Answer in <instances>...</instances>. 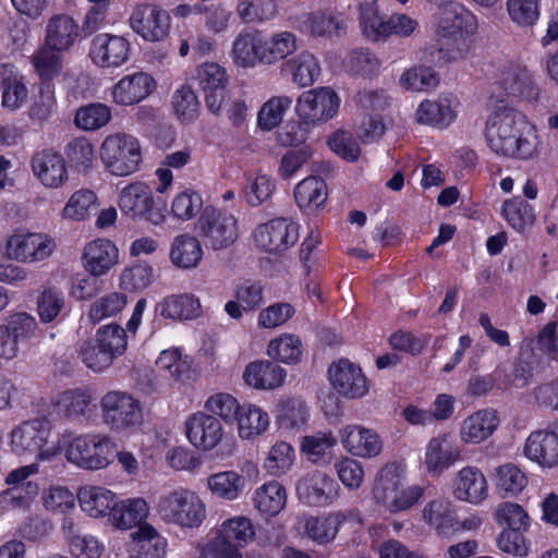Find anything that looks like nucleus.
<instances>
[{
    "mask_svg": "<svg viewBox=\"0 0 558 558\" xmlns=\"http://www.w3.org/2000/svg\"><path fill=\"white\" fill-rule=\"evenodd\" d=\"M485 137L497 155L531 159L538 155V137L534 126L520 111L498 106L486 122Z\"/></svg>",
    "mask_w": 558,
    "mask_h": 558,
    "instance_id": "obj_1",
    "label": "nucleus"
},
{
    "mask_svg": "<svg viewBox=\"0 0 558 558\" xmlns=\"http://www.w3.org/2000/svg\"><path fill=\"white\" fill-rule=\"evenodd\" d=\"M160 518L181 527H197L206 517L205 506L199 497L190 490L179 489L161 497L157 505Z\"/></svg>",
    "mask_w": 558,
    "mask_h": 558,
    "instance_id": "obj_2",
    "label": "nucleus"
},
{
    "mask_svg": "<svg viewBox=\"0 0 558 558\" xmlns=\"http://www.w3.org/2000/svg\"><path fill=\"white\" fill-rule=\"evenodd\" d=\"M195 229L204 245L214 251L230 247L239 238L235 217L213 206L204 207Z\"/></svg>",
    "mask_w": 558,
    "mask_h": 558,
    "instance_id": "obj_3",
    "label": "nucleus"
},
{
    "mask_svg": "<svg viewBox=\"0 0 558 558\" xmlns=\"http://www.w3.org/2000/svg\"><path fill=\"white\" fill-rule=\"evenodd\" d=\"M114 447V442L107 435H80L70 442L66 459L86 470H100L109 465Z\"/></svg>",
    "mask_w": 558,
    "mask_h": 558,
    "instance_id": "obj_4",
    "label": "nucleus"
},
{
    "mask_svg": "<svg viewBox=\"0 0 558 558\" xmlns=\"http://www.w3.org/2000/svg\"><path fill=\"white\" fill-rule=\"evenodd\" d=\"M100 157L108 171L119 177L135 172L142 160L137 140L119 133L106 137L100 148Z\"/></svg>",
    "mask_w": 558,
    "mask_h": 558,
    "instance_id": "obj_5",
    "label": "nucleus"
},
{
    "mask_svg": "<svg viewBox=\"0 0 558 558\" xmlns=\"http://www.w3.org/2000/svg\"><path fill=\"white\" fill-rule=\"evenodd\" d=\"M373 494L378 504L389 512L397 513L417 504L424 488L418 485L402 487L399 476L393 471L385 469L375 481Z\"/></svg>",
    "mask_w": 558,
    "mask_h": 558,
    "instance_id": "obj_6",
    "label": "nucleus"
},
{
    "mask_svg": "<svg viewBox=\"0 0 558 558\" xmlns=\"http://www.w3.org/2000/svg\"><path fill=\"white\" fill-rule=\"evenodd\" d=\"M101 418L114 432L136 427L142 422L140 402L124 391H109L100 399Z\"/></svg>",
    "mask_w": 558,
    "mask_h": 558,
    "instance_id": "obj_7",
    "label": "nucleus"
},
{
    "mask_svg": "<svg viewBox=\"0 0 558 558\" xmlns=\"http://www.w3.org/2000/svg\"><path fill=\"white\" fill-rule=\"evenodd\" d=\"M51 426L47 420L34 418L25 421L11 432L10 445L16 456L37 454L47 460L56 454L54 450H44L50 436Z\"/></svg>",
    "mask_w": 558,
    "mask_h": 558,
    "instance_id": "obj_8",
    "label": "nucleus"
},
{
    "mask_svg": "<svg viewBox=\"0 0 558 558\" xmlns=\"http://www.w3.org/2000/svg\"><path fill=\"white\" fill-rule=\"evenodd\" d=\"M339 105L340 99L331 87H317L299 96L295 110L306 124H316L331 119Z\"/></svg>",
    "mask_w": 558,
    "mask_h": 558,
    "instance_id": "obj_9",
    "label": "nucleus"
},
{
    "mask_svg": "<svg viewBox=\"0 0 558 558\" xmlns=\"http://www.w3.org/2000/svg\"><path fill=\"white\" fill-rule=\"evenodd\" d=\"M121 211L132 219L143 218L154 225H160L165 216L154 205L151 190L142 182L131 183L123 187L119 196Z\"/></svg>",
    "mask_w": 558,
    "mask_h": 558,
    "instance_id": "obj_10",
    "label": "nucleus"
},
{
    "mask_svg": "<svg viewBox=\"0 0 558 558\" xmlns=\"http://www.w3.org/2000/svg\"><path fill=\"white\" fill-rule=\"evenodd\" d=\"M254 238L262 250L279 254L295 244L299 239V226L286 218L272 219L259 225Z\"/></svg>",
    "mask_w": 558,
    "mask_h": 558,
    "instance_id": "obj_11",
    "label": "nucleus"
},
{
    "mask_svg": "<svg viewBox=\"0 0 558 558\" xmlns=\"http://www.w3.org/2000/svg\"><path fill=\"white\" fill-rule=\"evenodd\" d=\"M131 28L148 41H159L168 36L170 16L156 4L142 3L130 16Z\"/></svg>",
    "mask_w": 558,
    "mask_h": 558,
    "instance_id": "obj_12",
    "label": "nucleus"
},
{
    "mask_svg": "<svg viewBox=\"0 0 558 558\" xmlns=\"http://www.w3.org/2000/svg\"><path fill=\"white\" fill-rule=\"evenodd\" d=\"M328 374L332 388L345 398H362L368 391L367 379L362 369L349 360L342 359L331 364Z\"/></svg>",
    "mask_w": 558,
    "mask_h": 558,
    "instance_id": "obj_13",
    "label": "nucleus"
},
{
    "mask_svg": "<svg viewBox=\"0 0 558 558\" xmlns=\"http://www.w3.org/2000/svg\"><path fill=\"white\" fill-rule=\"evenodd\" d=\"M130 44L122 37L110 34H99L92 40L89 57L101 68H118L128 61Z\"/></svg>",
    "mask_w": 558,
    "mask_h": 558,
    "instance_id": "obj_14",
    "label": "nucleus"
},
{
    "mask_svg": "<svg viewBox=\"0 0 558 558\" xmlns=\"http://www.w3.org/2000/svg\"><path fill=\"white\" fill-rule=\"evenodd\" d=\"M524 453L542 466L558 465V422L553 423L548 429L531 433L525 441Z\"/></svg>",
    "mask_w": 558,
    "mask_h": 558,
    "instance_id": "obj_15",
    "label": "nucleus"
},
{
    "mask_svg": "<svg viewBox=\"0 0 558 558\" xmlns=\"http://www.w3.org/2000/svg\"><path fill=\"white\" fill-rule=\"evenodd\" d=\"M185 433L191 444L202 450H211L223 436L220 421L203 412L193 414L186 421Z\"/></svg>",
    "mask_w": 558,
    "mask_h": 558,
    "instance_id": "obj_16",
    "label": "nucleus"
},
{
    "mask_svg": "<svg viewBox=\"0 0 558 558\" xmlns=\"http://www.w3.org/2000/svg\"><path fill=\"white\" fill-rule=\"evenodd\" d=\"M54 245L41 234H14L7 244V254L10 258L21 262H37L48 257Z\"/></svg>",
    "mask_w": 558,
    "mask_h": 558,
    "instance_id": "obj_17",
    "label": "nucleus"
},
{
    "mask_svg": "<svg viewBox=\"0 0 558 558\" xmlns=\"http://www.w3.org/2000/svg\"><path fill=\"white\" fill-rule=\"evenodd\" d=\"M301 499L312 506H325L338 496V484L326 473L315 472L303 477L298 486Z\"/></svg>",
    "mask_w": 558,
    "mask_h": 558,
    "instance_id": "obj_18",
    "label": "nucleus"
},
{
    "mask_svg": "<svg viewBox=\"0 0 558 558\" xmlns=\"http://www.w3.org/2000/svg\"><path fill=\"white\" fill-rule=\"evenodd\" d=\"M155 86L154 78L145 72L126 75L113 86V101L121 106L135 105L148 97Z\"/></svg>",
    "mask_w": 558,
    "mask_h": 558,
    "instance_id": "obj_19",
    "label": "nucleus"
},
{
    "mask_svg": "<svg viewBox=\"0 0 558 558\" xmlns=\"http://www.w3.org/2000/svg\"><path fill=\"white\" fill-rule=\"evenodd\" d=\"M423 520L439 536H450L460 531L453 505L444 498L430 500L423 508Z\"/></svg>",
    "mask_w": 558,
    "mask_h": 558,
    "instance_id": "obj_20",
    "label": "nucleus"
},
{
    "mask_svg": "<svg viewBox=\"0 0 558 558\" xmlns=\"http://www.w3.org/2000/svg\"><path fill=\"white\" fill-rule=\"evenodd\" d=\"M453 495L457 499L478 504L487 497V482L481 470L474 466L461 469L453 480Z\"/></svg>",
    "mask_w": 558,
    "mask_h": 558,
    "instance_id": "obj_21",
    "label": "nucleus"
},
{
    "mask_svg": "<svg viewBox=\"0 0 558 558\" xmlns=\"http://www.w3.org/2000/svg\"><path fill=\"white\" fill-rule=\"evenodd\" d=\"M32 168L39 181L48 187H59L68 179L63 157L51 150H43L32 158Z\"/></svg>",
    "mask_w": 558,
    "mask_h": 558,
    "instance_id": "obj_22",
    "label": "nucleus"
},
{
    "mask_svg": "<svg viewBox=\"0 0 558 558\" xmlns=\"http://www.w3.org/2000/svg\"><path fill=\"white\" fill-rule=\"evenodd\" d=\"M341 441L353 456L371 458L380 453L381 440L372 429L350 425L341 430Z\"/></svg>",
    "mask_w": 558,
    "mask_h": 558,
    "instance_id": "obj_23",
    "label": "nucleus"
},
{
    "mask_svg": "<svg viewBox=\"0 0 558 558\" xmlns=\"http://www.w3.org/2000/svg\"><path fill=\"white\" fill-rule=\"evenodd\" d=\"M264 34L260 31L241 32L234 39L231 57L241 68H253L262 63Z\"/></svg>",
    "mask_w": 558,
    "mask_h": 558,
    "instance_id": "obj_24",
    "label": "nucleus"
},
{
    "mask_svg": "<svg viewBox=\"0 0 558 558\" xmlns=\"http://www.w3.org/2000/svg\"><path fill=\"white\" fill-rule=\"evenodd\" d=\"M474 27V16L459 4H449L440 13L437 33L452 40L463 38Z\"/></svg>",
    "mask_w": 558,
    "mask_h": 558,
    "instance_id": "obj_25",
    "label": "nucleus"
},
{
    "mask_svg": "<svg viewBox=\"0 0 558 558\" xmlns=\"http://www.w3.org/2000/svg\"><path fill=\"white\" fill-rule=\"evenodd\" d=\"M499 84L508 95L523 98L527 101L536 100L539 95L530 72L519 65L511 64L506 66L501 71Z\"/></svg>",
    "mask_w": 558,
    "mask_h": 558,
    "instance_id": "obj_26",
    "label": "nucleus"
},
{
    "mask_svg": "<svg viewBox=\"0 0 558 558\" xmlns=\"http://www.w3.org/2000/svg\"><path fill=\"white\" fill-rule=\"evenodd\" d=\"M86 270L94 276L105 275L118 262V250L106 239H97L85 246Z\"/></svg>",
    "mask_w": 558,
    "mask_h": 558,
    "instance_id": "obj_27",
    "label": "nucleus"
},
{
    "mask_svg": "<svg viewBox=\"0 0 558 558\" xmlns=\"http://www.w3.org/2000/svg\"><path fill=\"white\" fill-rule=\"evenodd\" d=\"M284 369L269 361L250 363L243 373L245 383L255 389H275L284 380Z\"/></svg>",
    "mask_w": 558,
    "mask_h": 558,
    "instance_id": "obj_28",
    "label": "nucleus"
},
{
    "mask_svg": "<svg viewBox=\"0 0 558 558\" xmlns=\"http://www.w3.org/2000/svg\"><path fill=\"white\" fill-rule=\"evenodd\" d=\"M78 36L76 22L66 14L54 15L46 26V45L56 50H68Z\"/></svg>",
    "mask_w": 558,
    "mask_h": 558,
    "instance_id": "obj_29",
    "label": "nucleus"
},
{
    "mask_svg": "<svg viewBox=\"0 0 558 558\" xmlns=\"http://www.w3.org/2000/svg\"><path fill=\"white\" fill-rule=\"evenodd\" d=\"M459 459L460 452L450 445L448 435H440L429 440L424 463L428 472L440 474Z\"/></svg>",
    "mask_w": 558,
    "mask_h": 558,
    "instance_id": "obj_30",
    "label": "nucleus"
},
{
    "mask_svg": "<svg viewBox=\"0 0 558 558\" xmlns=\"http://www.w3.org/2000/svg\"><path fill=\"white\" fill-rule=\"evenodd\" d=\"M453 100L449 97H440L437 100H425L416 110L418 123L447 128L456 118Z\"/></svg>",
    "mask_w": 558,
    "mask_h": 558,
    "instance_id": "obj_31",
    "label": "nucleus"
},
{
    "mask_svg": "<svg viewBox=\"0 0 558 558\" xmlns=\"http://www.w3.org/2000/svg\"><path fill=\"white\" fill-rule=\"evenodd\" d=\"M498 423L496 411H477L464 420L461 427V437L465 442H481L493 434Z\"/></svg>",
    "mask_w": 558,
    "mask_h": 558,
    "instance_id": "obj_32",
    "label": "nucleus"
},
{
    "mask_svg": "<svg viewBox=\"0 0 558 558\" xmlns=\"http://www.w3.org/2000/svg\"><path fill=\"white\" fill-rule=\"evenodd\" d=\"M148 511L147 502L143 498H133L113 505L109 515L117 527L128 530L143 525Z\"/></svg>",
    "mask_w": 558,
    "mask_h": 558,
    "instance_id": "obj_33",
    "label": "nucleus"
},
{
    "mask_svg": "<svg viewBox=\"0 0 558 558\" xmlns=\"http://www.w3.org/2000/svg\"><path fill=\"white\" fill-rule=\"evenodd\" d=\"M136 556L134 558H163L166 554V539L150 524L144 523L131 533Z\"/></svg>",
    "mask_w": 558,
    "mask_h": 558,
    "instance_id": "obj_34",
    "label": "nucleus"
},
{
    "mask_svg": "<svg viewBox=\"0 0 558 558\" xmlns=\"http://www.w3.org/2000/svg\"><path fill=\"white\" fill-rule=\"evenodd\" d=\"M298 49V38L294 33L283 31L264 36L262 64L271 65L287 59Z\"/></svg>",
    "mask_w": 558,
    "mask_h": 558,
    "instance_id": "obj_35",
    "label": "nucleus"
},
{
    "mask_svg": "<svg viewBox=\"0 0 558 558\" xmlns=\"http://www.w3.org/2000/svg\"><path fill=\"white\" fill-rule=\"evenodd\" d=\"M203 256V250L199 240L191 234H180L173 239L170 259L180 268H194L198 265Z\"/></svg>",
    "mask_w": 558,
    "mask_h": 558,
    "instance_id": "obj_36",
    "label": "nucleus"
},
{
    "mask_svg": "<svg viewBox=\"0 0 558 558\" xmlns=\"http://www.w3.org/2000/svg\"><path fill=\"white\" fill-rule=\"evenodd\" d=\"M77 498L81 508L94 518L106 515L111 511L113 505H116L114 494L102 487H82L78 490Z\"/></svg>",
    "mask_w": 558,
    "mask_h": 558,
    "instance_id": "obj_37",
    "label": "nucleus"
},
{
    "mask_svg": "<svg viewBox=\"0 0 558 558\" xmlns=\"http://www.w3.org/2000/svg\"><path fill=\"white\" fill-rule=\"evenodd\" d=\"M93 399L88 388H75L58 393L52 403L66 417H82L89 411Z\"/></svg>",
    "mask_w": 558,
    "mask_h": 558,
    "instance_id": "obj_38",
    "label": "nucleus"
},
{
    "mask_svg": "<svg viewBox=\"0 0 558 558\" xmlns=\"http://www.w3.org/2000/svg\"><path fill=\"white\" fill-rule=\"evenodd\" d=\"M158 307L161 316L171 319H194L202 313L199 300L192 294L170 295Z\"/></svg>",
    "mask_w": 558,
    "mask_h": 558,
    "instance_id": "obj_39",
    "label": "nucleus"
},
{
    "mask_svg": "<svg viewBox=\"0 0 558 558\" xmlns=\"http://www.w3.org/2000/svg\"><path fill=\"white\" fill-rule=\"evenodd\" d=\"M327 185L319 177H308L296 184L295 202L300 208H318L327 199Z\"/></svg>",
    "mask_w": 558,
    "mask_h": 558,
    "instance_id": "obj_40",
    "label": "nucleus"
},
{
    "mask_svg": "<svg viewBox=\"0 0 558 558\" xmlns=\"http://www.w3.org/2000/svg\"><path fill=\"white\" fill-rule=\"evenodd\" d=\"M286 502V489L275 481L259 487L254 496V505L258 511L270 517L278 514L284 508Z\"/></svg>",
    "mask_w": 558,
    "mask_h": 558,
    "instance_id": "obj_41",
    "label": "nucleus"
},
{
    "mask_svg": "<svg viewBox=\"0 0 558 558\" xmlns=\"http://www.w3.org/2000/svg\"><path fill=\"white\" fill-rule=\"evenodd\" d=\"M284 69L291 73L293 82L303 87L312 85L320 73L316 58L307 51L288 60Z\"/></svg>",
    "mask_w": 558,
    "mask_h": 558,
    "instance_id": "obj_42",
    "label": "nucleus"
},
{
    "mask_svg": "<svg viewBox=\"0 0 558 558\" xmlns=\"http://www.w3.org/2000/svg\"><path fill=\"white\" fill-rule=\"evenodd\" d=\"M347 31V23L341 14L329 10L312 12L310 35L313 37L332 38L341 36Z\"/></svg>",
    "mask_w": 558,
    "mask_h": 558,
    "instance_id": "obj_43",
    "label": "nucleus"
},
{
    "mask_svg": "<svg viewBox=\"0 0 558 558\" xmlns=\"http://www.w3.org/2000/svg\"><path fill=\"white\" fill-rule=\"evenodd\" d=\"M242 438H251L266 430L269 418L266 412L253 404H244L235 418Z\"/></svg>",
    "mask_w": 558,
    "mask_h": 558,
    "instance_id": "obj_44",
    "label": "nucleus"
},
{
    "mask_svg": "<svg viewBox=\"0 0 558 558\" xmlns=\"http://www.w3.org/2000/svg\"><path fill=\"white\" fill-rule=\"evenodd\" d=\"M344 520L340 512L328 517H311L305 521V534L318 544L332 541L338 532L339 524Z\"/></svg>",
    "mask_w": 558,
    "mask_h": 558,
    "instance_id": "obj_45",
    "label": "nucleus"
},
{
    "mask_svg": "<svg viewBox=\"0 0 558 558\" xmlns=\"http://www.w3.org/2000/svg\"><path fill=\"white\" fill-rule=\"evenodd\" d=\"M527 485V477L517 465L507 463L496 469V487L502 497L521 493Z\"/></svg>",
    "mask_w": 558,
    "mask_h": 558,
    "instance_id": "obj_46",
    "label": "nucleus"
},
{
    "mask_svg": "<svg viewBox=\"0 0 558 558\" xmlns=\"http://www.w3.org/2000/svg\"><path fill=\"white\" fill-rule=\"evenodd\" d=\"M207 483L214 495L234 500L244 486V478L233 471H227L210 475Z\"/></svg>",
    "mask_w": 558,
    "mask_h": 558,
    "instance_id": "obj_47",
    "label": "nucleus"
},
{
    "mask_svg": "<svg viewBox=\"0 0 558 558\" xmlns=\"http://www.w3.org/2000/svg\"><path fill=\"white\" fill-rule=\"evenodd\" d=\"M218 533L242 548L254 539L255 527L248 518L234 517L226 520L220 525Z\"/></svg>",
    "mask_w": 558,
    "mask_h": 558,
    "instance_id": "obj_48",
    "label": "nucleus"
},
{
    "mask_svg": "<svg viewBox=\"0 0 558 558\" xmlns=\"http://www.w3.org/2000/svg\"><path fill=\"white\" fill-rule=\"evenodd\" d=\"M418 27V22L404 14L393 13L386 21H381L376 27L378 40H385L390 36L410 37Z\"/></svg>",
    "mask_w": 558,
    "mask_h": 558,
    "instance_id": "obj_49",
    "label": "nucleus"
},
{
    "mask_svg": "<svg viewBox=\"0 0 558 558\" xmlns=\"http://www.w3.org/2000/svg\"><path fill=\"white\" fill-rule=\"evenodd\" d=\"M110 120V108L100 102L83 106L75 114L76 126L85 131L98 130L108 124Z\"/></svg>",
    "mask_w": 558,
    "mask_h": 558,
    "instance_id": "obj_50",
    "label": "nucleus"
},
{
    "mask_svg": "<svg viewBox=\"0 0 558 558\" xmlns=\"http://www.w3.org/2000/svg\"><path fill=\"white\" fill-rule=\"evenodd\" d=\"M267 353L274 360L295 363L302 354L301 339L290 333L282 335L269 342Z\"/></svg>",
    "mask_w": 558,
    "mask_h": 558,
    "instance_id": "obj_51",
    "label": "nucleus"
},
{
    "mask_svg": "<svg viewBox=\"0 0 558 558\" xmlns=\"http://www.w3.org/2000/svg\"><path fill=\"white\" fill-rule=\"evenodd\" d=\"M97 196L92 190L75 192L63 208V216L72 220H83L96 211Z\"/></svg>",
    "mask_w": 558,
    "mask_h": 558,
    "instance_id": "obj_52",
    "label": "nucleus"
},
{
    "mask_svg": "<svg viewBox=\"0 0 558 558\" xmlns=\"http://www.w3.org/2000/svg\"><path fill=\"white\" fill-rule=\"evenodd\" d=\"M336 444L337 438L331 432H317L302 438L301 450L308 460L316 463L329 454Z\"/></svg>",
    "mask_w": 558,
    "mask_h": 558,
    "instance_id": "obj_53",
    "label": "nucleus"
},
{
    "mask_svg": "<svg viewBox=\"0 0 558 558\" xmlns=\"http://www.w3.org/2000/svg\"><path fill=\"white\" fill-rule=\"evenodd\" d=\"M81 361L94 372L108 368L114 359L102 348L97 340H84L77 350Z\"/></svg>",
    "mask_w": 558,
    "mask_h": 558,
    "instance_id": "obj_54",
    "label": "nucleus"
},
{
    "mask_svg": "<svg viewBox=\"0 0 558 558\" xmlns=\"http://www.w3.org/2000/svg\"><path fill=\"white\" fill-rule=\"evenodd\" d=\"M502 214L508 223L519 232H524L535 219L532 206L519 198L506 201Z\"/></svg>",
    "mask_w": 558,
    "mask_h": 558,
    "instance_id": "obj_55",
    "label": "nucleus"
},
{
    "mask_svg": "<svg viewBox=\"0 0 558 558\" xmlns=\"http://www.w3.org/2000/svg\"><path fill=\"white\" fill-rule=\"evenodd\" d=\"M172 106L178 118L190 123L198 117L199 101L195 92L187 85H182L172 96Z\"/></svg>",
    "mask_w": 558,
    "mask_h": 558,
    "instance_id": "obj_56",
    "label": "nucleus"
},
{
    "mask_svg": "<svg viewBox=\"0 0 558 558\" xmlns=\"http://www.w3.org/2000/svg\"><path fill=\"white\" fill-rule=\"evenodd\" d=\"M126 305V298L122 293L112 292L96 300L89 308L88 318L98 324L105 318L119 314Z\"/></svg>",
    "mask_w": 558,
    "mask_h": 558,
    "instance_id": "obj_57",
    "label": "nucleus"
},
{
    "mask_svg": "<svg viewBox=\"0 0 558 558\" xmlns=\"http://www.w3.org/2000/svg\"><path fill=\"white\" fill-rule=\"evenodd\" d=\"M292 102L293 98L287 95L270 98L259 110V126L264 130L276 128L282 121L284 111L291 107Z\"/></svg>",
    "mask_w": 558,
    "mask_h": 558,
    "instance_id": "obj_58",
    "label": "nucleus"
},
{
    "mask_svg": "<svg viewBox=\"0 0 558 558\" xmlns=\"http://www.w3.org/2000/svg\"><path fill=\"white\" fill-rule=\"evenodd\" d=\"M96 340L114 360L124 353L128 345L126 332L117 324L100 327L97 331Z\"/></svg>",
    "mask_w": 558,
    "mask_h": 558,
    "instance_id": "obj_59",
    "label": "nucleus"
},
{
    "mask_svg": "<svg viewBox=\"0 0 558 558\" xmlns=\"http://www.w3.org/2000/svg\"><path fill=\"white\" fill-rule=\"evenodd\" d=\"M37 314L44 324L54 320L64 307V295L54 288L43 290L37 298Z\"/></svg>",
    "mask_w": 558,
    "mask_h": 558,
    "instance_id": "obj_60",
    "label": "nucleus"
},
{
    "mask_svg": "<svg viewBox=\"0 0 558 558\" xmlns=\"http://www.w3.org/2000/svg\"><path fill=\"white\" fill-rule=\"evenodd\" d=\"M347 66L355 75L371 77L378 73L380 61L371 50L360 48L348 56Z\"/></svg>",
    "mask_w": 558,
    "mask_h": 558,
    "instance_id": "obj_61",
    "label": "nucleus"
},
{
    "mask_svg": "<svg viewBox=\"0 0 558 558\" xmlns=\"http://www.w3.org/2000/svg\"><path fill=\"white\" fill-rule=\"evenodd\" d=\"M293 459L292 446L286 441H278L271 447L265 461V468L271 475H281L291 468Z\"/></svg>",
    "mask_w": 558,
    "mask_h": 558,
    "instance_id": "obj_62",
    "label": "nucleus"
},
{
    "mask_svg": "<svg viewBox=\"0 0 558 558\" xmlns=\"http://www.w3.org/2000/svg\"><path fill=\"white\" fill-rule=\"evenodd\" d=\"M65 154L71 166L80 171L90 168L95 159L94 146L85 137L72 140L66 146Z\"/></svg>",
    "mask_w": 558,
    "mask_h": 558,
    "instance_id": "obj_63",
    "label": "nucleus"
},
{
    "mask_svg": "<svg viewBox=\"0 0 558 558\" xmlns=\"http://www.w3.org/2000/svg\"><path fill=\"white\" fill-rule=\"evenodd\" d=\"M400 83L412 90H428L438 85V77L428 66H414L401 75Z\"/></svg>",
    "mask_w": 558,
    "mask_h": 558,
    "instance_id": "obj_64",
    "label": "nucleus"
}]
</instances>
